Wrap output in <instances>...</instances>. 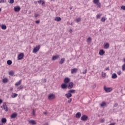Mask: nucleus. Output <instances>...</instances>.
Returning a JSON list of instances; mask_svg holds the SVG:
<instances>
[{"instance_id": "f257e3e1", "label": "nucleus", "mask_w": 125, "mask_h": 125, "mask_svg": "<svg viewBox=\"0 0 125 125\" xmlns=\"http://www.w3.org/2000/svg\"><path fill=\"white\" fill-rule=\"evenodd\" d=\"M104 91L106 93H109V92H111V91H112V90H113V88H111V87H108L107 88L106 87V85H104Z\"/></svg>"}, {"instance_id": "f03ea898", "label": "nucleus", "mask_w": 125, "mask_h": 125, "mask_svg": "<svg viewBox=\"0 0 125 125\" xmlns=\"http://www.w3.org/2000/svg\"><path fill=\"white\" fill-rule=\"evenodd\" d=\"M40 48H41L40 45L36 46V47H35L32 51L33 53H36V52H38V51L40 50Z\"/></svg>"}, {"instance_id": "7ed1b4c3", "label": "nucleus", "mask_w": 125, "mask_h": 125, "mask_svg": "<svg viewBox=\"0 0 125 125\" xmlns=\"http://www.w3.org/2000/svg\"><path fill=\"white\" fill-rule=\"evenodd\" d=\"M88 119V117L85 115H83L81 117V120L84 122L87 121Z\"/></svg>"}, {"instance_id": "20e7f679", "label": "nucleus", "mask_w": 125, "mask_h": 125, "mask_svg": "<svg viewBox=\"0 0 125 125\" xmlns=\"http://www.w3.org/2000/svg\"><path fill=\"white\" fill-rule=\"evenodd\" d=\"M68 89H71L74 87V83L73 82H70L67 85Z\"/></svg>"}, {"instance_id": "39448f33", "label": "nucleus", "mask_w": 125, "mask_h": 125, "mask_svg": "<svg viewBox=\"0 0 125 125\" xmlns=\"http://www.w3.org/2000/svg\"><path fill=\"white\" fill-rule=\"evenodd\" d=\"M24 57V54L23 53H21L18 55V60H21V59H23Z\"/></svg>"}, {"instance_id": "423d86ee", "label": "nucleus", "mask_w": 125, "mask_h": 125, "mask_svg": "<svg viewBox=\"0 0 125 125\" xmlns=\"http://www.w3.org/2000/svg\"><path fill=\"white\" fill-rule=\"evenodd\" d=\"M61 87L62 88V89H66V88L68 87V85H67V84H66V83H63L62 84Z\"/></svg>"}, {"instance_id": "0eeeda50", "label": "nucleus", "mask_w": 125, "mask_h": 125, "mask_svg": "<svg viewBox=\"0 0 125 125\" xmlns=\"http://www.w3.org/2000/svg\"><path fill=\"white\" fill-rule=\"evenodd\" d=\"M2 107L5 111H8V107H7V105H6V104L5 103H4Z\"/></svg>"}, {"instance_id": "6e6552de", "label": "nucleus", "mask_w": 125, "mask_h": 125, "mask_svg": "<svg viewBox=\"0 0 125 125\" xmlns=\"http://www.w3.org/2000/svg\"><path fill=\"white\" fill-rule=\"evenodd\" d=\"M55 98V95L52 94H49L48 97V99H49L50 100L51 99H54Z\"/></svg>"}, {"instance_id": "1a4fd4ad", "label": "nucleus", "mask_w": 125, "mask_h": 125, "mask_svg": "<svg viewBox=\"0 0 125 125\" xmlns=\"http://www.w3.org/2000/svg\"><path fill=\"white\" fill-rule=\"evenodd\" d=\"M20 9H21V8H20L19 6L14 7V10L16 12H19V11H20Z\"/></svg>"}, {"instance_id": "9d476101", "label": "nucleus", "mask_w": 125, "mask_h": 125, "mask_svg": "<svg viewBox=\"0 0 125 125\" xmlns=\"http://www.w3.org/2000/svg\"><path fill=\"white\" fill-rule=\"evenodd\" d=\"M70 79L69 78H65L64 80V83H66L67 84V83H70Z\"/></svg>"}, {"instance_id": "9b49d317", "label": "nucleus", "mask_w": 125, "mask_h": 125, "mask_svg": "<svg viewBox=\"0 0 125 125\" xmlns=\"http://www.w3.org/2000/svg\"><path fill=\"white\" fill-rule=\"evenodd\" d=\"M59 56H60L59 55L53 56L52 60L54 61L56 60L57 59H58V58L59 57Z\"/></svg>"}, {"instance_id": "f8f14e48", "label": "nucleus", "mask_w": 125, "mask_h": 125, "mask_svg": "<svg viewBox=\"0 0 125 125\" xmlns=\"http://www.w3.org/2000/svg\"><path fill=\"white\" fill-rule=\"evenodd\" d=\"M17 117V113H12V115H11V118L12 119H15Z\"/></svg>"}, {"instance_id": "ddd939ff", "label": "nucleus", "mask_w": 125, "mask_h": 125, "mask_svg": "<svg viewBox=\"0 0 125 125\" xmlns=\"http://www.w3.org/2000/svg\"><path fill=\"white\" fill-rule=\"evenodd\" d=\"M99 54L100 55H104V54H105V51L103 49L100 50Z\"/></svg>"}, {"instance_id": "4468645a", "label": "nucleus", "mask_w": 125, "mask_h": 125, "mask_svg": "<svg viewBox=\"0 0 125 125\" xmlns=\"http://www.w3.org/2000/svg\"><path fill=\"white\" fill-rule=\"evenodd\" d=\"M1 122L2 124H5L6 122H7V120H6V118H2L1 120Z\"/></svg>"}, {"instance_id": "2eb2a0df", "label": "nucleus", "mask_w": 125, "mask_h": 125, "mask_svg": "<svg viewBox=\"0 0 125 125\" xmlns=\"http://www.w3.org/2000/svg\"><path fill=\"white\" fill-rule=\"evenodd\" d=\"M65 96H66V98H70L72 97V94L68 92V93L65 95Z\"/></svg>"}, {"instance_id": "dca6fc26", "label": "nucleus", "mask_w": 125, "mask_h": 125, "mask_svg": "<svg viewBox=\"0 0 125 125\" xmlns=\"http://www.w3.org/2000/svg\"><path fill=\"white\" fill-rule=\"evenodd\" d=\"M78 71V69L77 68H73L71 69V74H75V73H77Z\"/></svg>"}, {"instance_id": "f3484780", "label": "nucleus", "mask_w": 125, "mask_h": 125, "mask_svg": "<svg viewBox=\"0 0 125 125\" xmlns=\"http://www.w3.org/2000/svg\"><path fill=\"white\" fill-rule=\"evenodd\" d=\"M81 116H82L81 112H78L76 115V117L77 119H80V118H81Z\"/></svg>"}, {"instance_id": "a211bd4d", "label": "nucleus", "mask_w": 125, "mask_h": 125, "mask_svg": "<svg viewBox=\"0 0 125 125\" xmlns=\"http://www.w3.org/2000/svg\"><path fill=\"white\" fill-rule=\"evenodd\" d=\"M38 2L39 4H42V5H43V4H44V3H45V2L44 1V0H42L38 1Z\"/></svg>"}, {"instance_id": "6ab92c4d", "label": "nucleus", "mask_w": 125, "mask_h": 125, "mask_svg": "<svg viewBox=\"0 0 125 125\" xmlns=\"http://www.w3.org/2000/svg\"><path fill=\"white\" fill-rule=\"evenodd\" d=\"M29 124H31V125H37V123H36V121H35L34 120L29 121Z\"/></svg>"}, {"instance_id": "aec40b11", "label": "nucleus", "mask_w": 125, "mask_h": 125, "mask_svg": "<svg viewBox=\"0 0 125 125\" xmlns=\"http://www.w3.org/2000/svg\"><path fill=\"white\" fill-rule=\"evenodd\" d=\"M109 47H110V44L109 43H106L104 46V48L105 49H107Z\"/></svg>"}, {"instance_id": "412c9836", "label": "nucleus", "mask_w": 125, "mask_h": 125, "mask_svg": "<svg viewBox=\"0 0 125 125\" xmlns=\"http://www.w3.org/2000/svg\"><path fill=\"white\" fill-rule=\"evenodd\" d=\"M111 78L112 79H117V78H118V75H117L116 73H113L112 75Z\"/></svg>"}, {"instance_id": "4be33fe9", "label": "nucleus", "mask_w": 125, "mask_h": 125, "mask_svg": "<svg viewBox=\"0 0 125 125\" xmlns=\"http://www.w3.org/2000/svg\"><path fill=\"white\" fill-rule=\"evenodd\" d=\"M64 62H65V58H62L61 59V61L59 62V63L60 64H63V63H64Z\"/></svg>"}, {"instance_id": "5701e85b", "label": "nucleus", "mask_w": 125, "mask_h": 125, "mask_svg": "<svg viewBox=\"0 0 125 125\" xmlns=\"http://www.w3.org/2000/svg\"><path fill=\"white\" fill-rule=\"evenodd\" d=\"M55 21H57L58 22L59 21H61V18L60 17H57L55 18Z\"/></svg>"}, {"instance_id": "b1692460", "label": "nucleus", "mask_w": 125, "mask_h": 125, "mask_svg": "<svg viewBox=\"0 0 125 125\" xmlns=\"http://www.w3.org/2000/svg\"><path fill=\"white\" fill-rule=\"evenodd\" d=\"M106 105H107V104L105 102H103L100 104L101 107H104V106H106Z\"/></svg>"}, {"instance_id": "393cba45", "label": "nucleus", "mask_w": 125, "mask_h": 125, "mask_svg": "<svg viewBox=\"0 0 125 125\" xmlns=\"http://www.w3.org/2000/svg\"><path fill=\"white\" fill-rule=\"evenodd\" d=\"M1 29L2 30H6V25H5V24H2Z\"/></svg>"}, {"instance_id": "a878e982", "label": "nucleus", "mask_w": 125, "mask_h": 125, "mask_svg": "<svg viewBox=\"0 0 125 125\" xmlns=\"http://www.w3.org/2000/svg\"><path fill=\"white\" fill-rule=\"evenodd\" d=\"M21 82H22V81L20 80L19 82H18L15 83V85H16L17 86H18V85H20V84H21Z\"/></svg>"}, {"instance_id": "bb28decb", "label": "nucleus", "mask_w": 125, "mask_h": 125, "mask_svg": "<svg viewBox=\"0 0 125 125\" xmlns=\"http://www.w3.org/2000/svg\"><path fill=\"white\" fill-rule=\"evenodd\" d=\"M96 4H97V7L99 8H101V3H100V2H98L97 3H96Z\"/></svg>"}, {"instance_id": "cd10ccee", "label": "nucleus", "mask_w": 125, "mask_h": 125, "mask_svg": "<svg viewBox=\"0 0 125 125\" xmlns=\"http://www.w3.org/2000/svg\"><path fill=\"white\" fill-rule=\"evenodd\" d=\"M68 92L69 93H75V92H76V90H74V89H72V90H69L68 91Z\"/></svg>"}, {"instance_id": "c85d7f7f", "label": "nucleus", "mask_w": 125, "mask_h": 125, "mask_svg": "<svg viewBox=\"0 0 125 125\" xmlns=\"http://www.w3.org/2000/svg\"><path fill=\"white\" fill-rule=\"evenodd\" d=\"M18 96V94L17 93H14L13 95H12V98H15V97H17Z\"/></svg>"}, {"instance_id": "c756f323", "label": "nucleus", "mask_w": 125, "mask_h": 125, "mask_svg": "<svg viewBox=\"0 0 125 125\" xmlns=\"http://www.w3.org/2000/svg\"><path fill=\"white\" fill-rule=\"evenodd\" d=\"M7 64H8V65H11V64H12V61L11 60H8L7 61Z\"/></svg>"}, {"instance_id": "7c9ffc66", "label": "nucleus", "mask_w": 125, "mask_h": 125, "mask_svg": "<svg viewBox=\"0 0 125 125\" xmlns=\"http://www.w3.org/2000/svg\"><path fill=\"white\" fill-rule=\"evenodd\" d=\"M2 82L4 83H7L8 82V80L7 78H4L2 79Z\"/></svg>"}, {"instance_id": "2f4dec72", "label": "nucleus", "mask_w": 125, "mask_h": 125, "mask_svg": "<svg viewBox=\"0 0 125 125\" xmlns=\"http://www.w3.org/2000/svg\"><path fill=\"white\" fill-rule=\"evenodd\" d=\"M9 75L10 76H13V75H14V71H10V72H9Z\"/></svg>"}, {"instance_id": "473e14b6", "label": "nucleus", "mask_w": 125, "mask_h": 125, "mask_svg": "<svg viewBox=\"0 0 125 125\" xmlns=\"http://www.w3.org/2000/svg\"><path fill=\"white\" fill-rule=\"evenodd\" d=\"M122 71H125V63L122 66Z\"/></svg>"}, {"instance_id": "72a5a7b5", "label": "nucleus", "mask_w": 125, "mask_h": 125, "mask_svg": "<svg viewBox=\"0 0 125 125\" xmlns=\"http://www.w3.org/2000/svg\"><path fill=\"white\" fill-rule=\"evenodd\" d=\"M87 42H88L89 43H90V42H91V38L89 37L87 39Z\"/></svg>"}, {"instance_id": "f704fd0d", "label": "nucleus", "mask_w": 125, "mask_h": 125, "mask_svg": "<svg viewBox=\"0 0 125 125\" xmlns=\"http://www.w3.org/2000/svg\"><path fill=\"white\" fill-rule=\"evenodd\" d=\"M99 2V0H93V3L94 4H96V3H98Z\"/></svg>"}, {"instance_id": "c9c22d12", "label": "nucleus", "mask_w": 125, "mask_h": 125, "mask_svg": "<svg viewBox=\"0 0 125 125\" xmlns=\"http://www.w3.org/2000/svg\"><path fill=\"white\" fill-rule=\"evenodd\" d=\"M87 72V69H85L84 70L83 72V75H85Z\"/></svg>"}, {"instance_id": "e433bc0d", "label": "nucleus", "mask_w": 125, "mask_h": 125, "mask_svg": "<svg viewBox=\"0 0 125 125\" xmlns=\"http://www.w3.org/2000/svg\"><path fill=\"white\" fill-rule=\"evenodd\" d=\"M105 20H106V19H105V18H104V17L102 18L101 21L102 22H105Z\"/></svg>"}, {"instance_id": "4c0bfd02", "label": "nucleus", "mask_w": 125, "mask_h": 125, "mask_svg": "<svg viewBox=\"0 0 125 125\" xmlns=\"http://www.w3.org/2000/svg\"><path fill=\"white\" fill-rule=\"evenodd\" d=\"M102 77H105L106 73H104L103 72H102Z\"/></svg>"}, {"instance_id": "58836bf2", "label": "nucleus", "mask_w": 125, "mask_h": 125, "mask_svg": "<svg viewBox=\"0 0 125 125\" xmlns=\"http://www.w3.org/2000/svg\"><path fill=\"white\" fill-rule=\"evenodd\" d=\"M80 21H81L80 18H78L76 19V22H77V23H79V22H80Z\"/></svg>"}, {"instance_id": "ea45409f", "label": "nucleus", "mask_w": 125, "mask_h": 125, "mask_svg": "<svg viewBox=\"0 0 125 125\" xmlns=\"http://www.w3.org/2000/svg\"><path fill=\"white\" fill-rule=\"evenodd\" d=\"M14 2V0H10L9 3L12 4Z\"/></svg>"}, {"instance_id": "a19ab883", "label": "nucleus", "mask_w": 125, "mask_h": 125, "mask_svg": "<svg viewBox=\"0 0 125 125\" xmlns=\"http://www.w3.org/2000/svg\"><path fill=\"white\" fill-rule=\"evenodd\" d=\"M38 16H40V14H35V17H36V18H37V17H38Z\"/></svg>"}, {"instance_id": "79ce46f5", "label": "nucleus", "mask_w": 125, "mask_h": 125, "mask_svg": "<svg viewBox=\"0 0 125 125\" xmlns=\"http://www.w3.org/2000/svg\"><path fill=\"white\" fill-rule=\"evenodd\" d=\"M72 102V98L67 101V103H71Z\"/></svg>"}, {"instance_id": "37998d69", "label": "nucleus", "mask_w": 125, "mask_h": 125, "mask_svg": "<svg viewBox=\"0 0 125 125\" xmlns=\"http://www.w3.org/2000/svg\"><path fill=\"white\" fill-rule=\"evenodd\" d=\"M100 122L101 123H104L105 122V119H102Z\"/></svg>"}, {"instance_id": "c03bdc74", "label": "nucleus", "mask_w": 125, "mask_h": 125, "mask_svg": "<svg viewBox=\"0 0 125 125\" xmlns=\"http://www.w3.org/2000/svg\"><path fill=\"white\" fill-rule=\"evenodd\" d=\"M121 8L122 9H123V10H125V6H122Z\"/></svg>"}, {"instance_id": "a18cd8bd", "label": "nucleus", "mask_w": 125, "mask_h": 125, "mask_svg": "<svg viewBox=\"0 0 125 125\" xmlns=\"http://www.w3.org/2000/svg\"><path fill=\"white\" fill-rule=\"evenodd\" d=\"M117 74L120 76V75H121L122 74V71H119Z\"/></svg>"}, {"instance_id": "49530a36", "label": "nucleus", "mask_w": 125, "mask_h": 125, "mask_svg": "<svg viewBox=\"0 0 125 125\" xmlns=\"http://www.w3.org/2000/svg\"><path fill=\"white\" fill-rule=\"evenodd\" d=\"M23 88V86L21 85L19 87V89H22V88Z\"/></svg>"}, {"instance_id": "de8ad7c7", "label": "nucleus", "mask_w": 125, "mask_h": 125, "mask_svg": "<svg viewBox=\"0 0 125 125\" xmlns=\"http://www.w3.org/2000/svg\"><path fill=\"white\" fill-rule=\"evenodd\" d=\"M109 70H110V67H109V66H107V67L106 68V71H109Z\"/></svg>"}, {"instance_id": "09e8293b", "label": "nucleus", "mask_w": 125, "mask_h": 125, "mask_svg": "<svg viewBox=\"0 0 125 125\" xmlns=\"http://www.w3.org/2000/svg\"><path fill=\"white\" fill-rule=\"evenodd\" d=\"M96 84H94V85H93V88H95V87H96Z\"/></svg>"}, {"instance_id": "8fccbe9b", "label": "nucleus", "mask_w": 125, "mask_h": 125, "mask_svg": "<svg viewBox=\"0 0 125 125\" xmlns=\"http://www.w3.org/2000/svg\"><path fill=\"white\" fill-rule=\"evenodd\" d=\"M114 107H118V104H115Z\"/></svg>"}, {"instance_id": "3c124183", "label": "nucleus", "mask_w": 125, "mask_h": 125, "mask_svg": "<svg viewBox=\"0 0 125 125\" xmlns=\"http://www.w3.org/2000/svg\"><path fill=\"white\" fill-rule=\"evenodd\" d=\"M96 17L97 18H100V15H97Z\"/></svg>"}, {"instance_id": "603ef678", "label": "nucleus", "mask_w": 125, "mask_h": 125, "mask_svg": "<svg viewBox=\"0 0 125 125\" xmlns=\"http://www.w3.org/2000/svg\"><path fill=\"white\" fill-rule=\"evenodd\" d=\"M36 24H39V23H40V21H36Z\"/></svg>"}, {"instance_id": "864d4df0", "label": "nucleus", "mask_w": 125, "mask_h": 125, "mask_svg": "<svg viewBox=\"0 0 125 125\" xmlns=\"http://www.w3.org/2000/svg\"><path fill=\"white\" fill-rule=\"evenodd\" d=\"M2 2H4V0H1V1H0V3H1Z\"/></svg>"}, {"instance_id": "5fc2aeb1", "label": "nucleus", "mask_w": 125, "mask_h": 125, "mask_svg": "<svg viewBox=\"0 0 125 125\" xmlns=\"http://www.w3.org/2000/svg\"><path fill=\"white\" fill-rule=\"evenodd\" d=\"M44 115H47V111H45L43 113Z\"/></svg>"}, {"instance_id": "6e6d98bb", "label": "nucleus", "mask_w": 125, "mask_h": 125, "mask_svg": "<svg viewBox=\"0 0 125 125\" xmlns=\"http://www.w3.org/2000/svg\"><path fill=\"white\" fill-rule=\"evenodd\" d=\"M1 103H2V100L0 99V104H1Z\"/></svg>"}, {"instance_id": "4d7b16f0", "label": "nucleus", "mask_w": 125, "mask_h": 125, "mask_svg": "<svg viewBox=\"0 0 125 125\" xmlns=\"http://www.w3.org/2000/svg\"><path fill=\"white\" fill-rule=\"evenodd\" d=\"M32 114H33V115H35V110H33V112H32Z\"/></svg>"}, {"instance_id": "13d9d810", "label": "nucleus", "mask_w": 125, "mask_h": 125, "mask_svg": "<svg viewBox=\"0 0 125 125\" xmlns=\"http://www.w3.org/2000/svg\"><path fill=\"white\" fill-rule=\"evenodd\" d=\"M69 8H70V10H72V8H73V7H70Z\"/></svg>"}, {"instance_id": "bf43d9fd", "label": "nucleus", "mask_w": 125, "mask_h": 125, "mask_svg": "<svg viewBox=\"0 0 125 125\" xmlns=\"http://www.w3.org/2000/svg\"><path fill=\"white\" fill-rule=\"evenodd\" d=\"M43 81H44V83H45V82H46V79H44Z\"/></svg>"}, {"instance_id": "052dcab7", "label": "nucleus", "mask_w": 125, "mask_h": 125, "mask_svg": "<svg viewBox=\"0 0 125 125\" xmlns=\"http://www.w3.org/2000/svg\"><path fill=\"white\" fill-rule=\"evenodd\" d=\"M123 62H125V58L123 59Z\"/></svg>"}, {"instance_id": "680f3d73", "label": "nucleus", "mask_w": 125, "mask_h": 125, "mask_svg": "<svg viewBox=\"0 0 125 125\" xmlns=\"http://www.w3.org/2000/svg\"><path fill=\"white\" fill-rule=\"evenodd\" d=\"M0 125H3V124H2V123H0Z\"/></svg>"}, {"instance_id": "e2e57ef3", "label": "nucleus", "mask_w": 125, "mask_h": 125, "mask_svg": "<svg viewBox=\"0 0 125 125\" xmlns=\"http://www.w3.org/2000/svg\"><path fill=\"white\" fill-rule=\"evenodd\" d=\"M46 125H48V123H46Z\"/></svg>"}, {"instance_id": "0e129e2a", "label": "nucleus", "mask_w": 125, "mask_h": 125, "mask_svg": "<svg viewBox=\"0 0 125 125\" xmlns=\"http://www.w3.org/2000/svg\"><path fill=\"white\" fill-rule=\"evenodd\" d=\"M28 14H31V12H29V13H28Z\"/></svg>"}, {"instance_id": "69168bd1", "label": "nucleus", "mask_w": 125, "mask_h": 125, "mask_svg": "<svg viewBox=\"0 0 125 125\" xmlns=\"http://www.w3.org/2000/svg\"><path fill=\"white\" fill-rule=\"evenodd\" d=\"M1 11V9L0 8V12Z\"/></svg>"}, {"instance_id": "338daca9", "label": "nucleus", "mask_w": 125, "mask_h": 125, "mask_svg": "<svg viewBox=\"0 0 125 125\" xmlns=\"http://www.w3.org/2000/svg\"><path fill=\"white\" fill-rule=\"evenodd\" d=\"M71 25H73V23H72L71 24Z\"/></svg>"}, {"instance_id": "774afa93", "label": "nucleus", "mask_w": 125, "mask_h": 125, "mask_svg": "<svg viewBox=\"0 0 125 125\" xmlns=\"http://www.w3.org/2000/svg\"><path fill=\"white\" fill-rule=\"evenodd\" d=\"M35 3H37V2H35Z\"/></svg>"}]
</instances>
